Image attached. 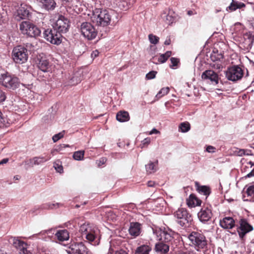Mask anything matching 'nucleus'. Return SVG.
Wrapping results in <instances>:
<instances>
[{"instance_id": "f257e3e1", "label": "nucleus", "mask_w": 254, "mask_h": 254, "mask_svg": "<svg viewBox=\"0 0 254 254\" xmlns=\"http://www.w3.org/2000/svg\"><path fill=\"white\" fill-rule=\"evenodd\" d=\"M190 245L197 252H205L208 250L209 242L202 233L191 232L188 236Z\"/></svg>"}, {"instance_id": "f03ea898", "label": "nucleus", "mask_w": 254, "mask_h": 254, "mask_svg": "<svg viewBox=\"0 0 254 254\" xmlns=\"http://www.w3.org/2000/svg\"><path fill=\"white\" fill-rule=\"evenodd\" d=\"M21 33L31 38H37L41 34L40 28L29 21H23L19 24Z\"/></svg>"}, {"instance_id": "7ed1b4c3", "label": "nucleus", "mask_w": 254, "mask_h": 254, "mask_svg": "<svg viewBox=\"0 0 254 254\" xmlns=\"http://www.w3.org/2000/svg\"><path fill=\"white\" fill-rule=\"evenodd\" d=\"M92 18L93 21L96 22L97 25L104 27L110 24L111 21V15L106 9L95 8L93 10Z\"/></svg>"}, {"instance_id": "20e7f679", "label": "nucleus", "mask_w": 254, "mask_h": 254, "mask_svg": "<svg viewBox=\"0 0 254 254\" xmlns=\"http://www.w3.org/2000/svg\"><path fill=\"white\" fill-rule=\"evenodd\" d=\"M53 27L57 31L62 33H66L70 27L69 20L66 17L59 13L54 15L53 19Z\"/></svg>"}, {"instance_id": "39448f33", "label": "nucleus", "mask_w": 254, "mask_h": 254, "mask_svg": "<svg viewBox=\"0 0 254 254\" xmlns=\"http://www.w3.org/2000/svg\"><path fill=\"white\" fill-rule=\"evenodd\" d=\"M28 50L21 45L14 47L12 51V59L16 64H22L25 63L28 60Z\"/></svg>"}, {"instance_id": "423d86ee", "label": "nucleus", "mask_w": 254, "mask_h": 254, "mask_svg": "<svg viewBox=\"0 0 254 254\" xmlns=\"http://www.w3.org/2000/svg\"><path fill=\"white\" fill-rule=\"evenodd\" d=\"M79 232L82 234V236L85 237L89 242H94L99 233V230L88 223H84L81 224Z\"/></svg>"}, {"instance_id": "0eeeda50", "label": "nucleus", "mask_w": 254, "mask_h": 254, "mask_svg": "<svg viewBox=\"0 0 254 254\" xmlns=\"http://www.w3.org/2000/svg\"><path fill=\"white\" fill-rule=\"evenodd\" d=\"M0 83L8 89L13 90L19 87L20 82L15 75L6 73L0 75Z\"/></svg>"}, {"instance_id": "6e6552de", "label": "nucleus", "mask_w": 254, "mask_h": 254, "mask_svg": "<svg viewBox=\"0 0 254 254\" xmlns=\"http://www.w3.org/2000/svg\"><path fill=\"white\" fill-rule=\"evenodd\" d=\"M177 223L182 227H188L192 220L191 215L184 208H178L174 213Z\"/></svg>"}, {"instance_id": "1a4fd4ad", "label": "nucleus", "mask_w": 254, "mask_h": 254, "mask_svg": "<svg viewBox=\"0 0 254 254\" xmlns=\"http://www.w3.org/2000/svg\"><path fill=\"white\" fill-rule=\"evenodd\" d=\"M244 75V67L233 65L226 71V76L229 80L237 81L240 80Z\"/></svg>"}, {"instance_id": "9d476101", "label": "nucleus", "mask_w": 254, "mask_h": 254, "mask_svg": "<svg viewBox=\"0 0 254 254\" xmlns=\"http://www.w3.org/2000/svg\"><path fill=\"white\" fill-rule=\"evenodd\" d=\"M31 11V6L25 4H21L15 12V19L17 21L29 19L32 16Z\"/></svg>"}, {"instance_id": "9b49d317", "label": "nucleus", "mask_w": 254, "mask_h": 254, "mask_svg": "<svg viewBox=\"0 0 254 254\" xmlns=\"http://www.w3.org/2000/svg\"><path fill=\"white\" fill-rule=\"evenodd\" d=\"M62 33L57 31L53 29H47L44 32V37L47 41L53 44L59 45L62 42Z\"/></svg>"}, {"instance_id": "f8f14e48", "label": "nucleus", "mask_w": 254, "mask_h": 254, "mask_svg": "<svg viewBox=\"0 0 254 254\" xmlns=\"http://www.w3.org/2000/svg\"><path fill=\"white\" fill-rule=\"evenodd\" d=\"M80 30L82 35L88 40L94 39L97 34V32L94 27L89 22H83L81 25Z\"/></svg>"}, {"instance_id": "ddd939ff", "label": "nucleus", "mask_w": 254, "mask_h": 254, "mask_svg": "<svg viewBox=\"0 0 254 254\" xmlns=\"http://www.w3.org/2000/svg\"><path fill=\"white\" fill-rule=\"evenodd\" d=\"M65 251L68 254H88L89 251L82 243L71 244Z\"/></svg>"}, {"instance_id": "4468645a", "label": "nucleus", "mask_w": 254, "mask_h": 254, "mask_svg": "<svg viewBox=\"0 0 254 254\" xmlns=\"http://www.w3.org/2000/svg\"><path fill=\"white\" fill-rule=\"evenodd\" d=\"M253 226L250 224L246 219H241L239 221V226L237 227V232L241 239H243L246 235L253 231Z\"/></svg>"}, {"instance_id": "2eb2a0df", "label": "nucleus", "mask_w": 254, "mask_h": 254, "mask_svg": "<svg viewBox=\"0 0 254 254\" xmlns=\"http://www.w3.org/2000/svg\"><path fill=\"white\" fill-rule=\"evenodd\" d=\"M197 216L200 221L203 223L210 220L212 216L211 206L209 204L204 205L198 212Z\"/></svg>"}, {"instance_id": "dca6fc26", "label": "nucleus", "mask_w": 254, "mask_h": 254, "mask_svg": "<svg viewBox=\"0 0 254 254\" xmlns=\"http://www.w3.org/2000/svg\"><path fill=\"white\" fill-rule=\"evenodd\" d=\"M201 78L213 85H217L220 79L217 73L210 69L204 71L201 74Z\"/></svg>"}, {"instance_id": "f3484780", "label": "nucleus", "mask_w": 254, "mask_h": 254, "mask_svg": "<svg viewBox=\"0 0 254 254\" xmlns=\"http://www.w3.org/2000/svg\"><path fill=\"white\" fill-rule=\"evenodd\" d=\"M9 242L15 248L19 250V254H27L32 253L26 248L27 244L20 241L18 238L11 237L9 239Z\"/></svg>"}, {"instance_id": "a211bd4d", "label": "nucleus", "mask_w": 254, "mask_h": 254, "mask_svg": "<svg viewBox=\"0 0 254 254\" xmlns=\"http://www.w3.org/2000/svg\"><path fill=\"white\" fill-rule=\"evenodd\" d=\"M159 241L170 244L173 239V232L169 230H160L158 232Z\"/></svg>"}, {"instance_id": "6ab92c4d", "label": "nucleus", "mask_w": 254, "mask_h": 254, "mask_svg": "<svg viewBox=\"0 0 254 254\" xmlns=\"http://www.w3.org/2000/svg\"><path fill=\"white\" fill-rule=\"evenodd\" d=\"M37 2L41 9L47 11L54 10L57 6L55 0H37Z\"/></svg>"}, {"instance_id": "aec40b11", "label": "nucleus", "mask_w": 254, "mask_h": 254, "mask_svg": "<svg viewBox=\"0 0 254 254\" xmlns=\"http://www.w3.org/2000/svg\"><path fill=\"white\" fill-rule=\"evenodd\" d=\"M170 245L159 241L155 246V251L158 254H166L169 251Z\"/></svg>"}, {"instance_id": "412c9836", "label": "nucleus", "mask_w": 254, "mask_h": 254, "mask_svg": "<svg viewBox=\"0 0 254 254\" xmlns=\"http://www.w3.org/2000/svg\"><path fill=\"white\" fill-rule=\"evenodd\" d=\"M51 159L50 157L37 156L34 157L29 160V162H25L26 164H30V166L33 167L34 165H39L44 162H47Z\"/></svg>"}, {"instance_id": "4be33fe9", "label": "nucleus", "mask_w": 254, "mask_h": 254, "mask_svg": "<svg viewBox=\"0 0 254 254\" xmlns=\"http://www.w3.org/2000/svg\"><path fill=\"white\" fill-rule=\"evenodd\" d=\"M220 225L226 229H232L235 225L234 219L231 217H225L220 221Z\"/></svg>"}, {"instance_id": "5701e85b", "label": "nucleus", "mask_w": 254, "mask_h": 254, "mask_svg": "<svg viewBox=\"0 0 254 254\" xmlns=\"http://www.w3.org/2000/svg\"><path fill=\"white\" fill-rule=\"evenodd\" d=\"M141 224L138 222H131L128 230L129 234L134 237L138 236L141 233Z\"/></svg>"}, {"instance_id": "b1692460", "label": "nucleus", "mask_w": 254, "mask_h": 254, "mask_svg": "<svg viewBox=\"0 0 254 254\" xmlns=\"http://www.w3.org/2000/svg\"><path fill=\"white\" fill-rule=\"evenodd\" d=\"M245 39V48L249 51L251 49L253 44L254 42V33H247L244 35Z\"/></svg>"}, {"instance_id": "393cba45", "label": "nucleus", "mask_w": 254, "mask_h": 254, "mask_svg": "<svg viewBox=\"0 0 254 254\" xmlns=\"http://www.w3.org/2000/svg\"><path fill=\"white\" fill-rule=\"evenodd\" d=\"M55 236L59 241L62 242L67 241L69 238V232L66 229L57 230Z\"/></svg>"}, {"instance_id": "a878e982", "label": "nucleus", "mask_w": 254, "mask_h": 254, "mask_svg": "<svg viewBox=\"0 0 254 254\" xmlns=\"http://www.w3.org/2000/svg\"><path fill=\"white\" fill-rule=\"evenodd\" d=\"M201 201L193 194H191L187 199V204L190 207H194L200 205Z\"/></svg>"}, {"instance_id": "bb28decb", "label": "nucleus", "mask_w": 254, "mask_h": 254, "mask_svg": "<svg viewBox=\"0 0 254 254\" xmlns=\"http://www.w3.org/2000/svg\"><path fill=\"white\" fill-rule=\"evenodd\" d=\"M39 68L43 72H48L50 70L51 65L49 61L45 58H41L38 63Z\"/></svg>"}, {"instance_id": "cd10ccee", "label": "nucleus", "mask_w": 254, "mask_h": 254, "mask_svg": "<svg viewBox=\"0 0 254 254\" xmlns=\"http://www.w3.org/2000/svg\"><path fill=\"white\" fill-rule=\"evenodd\" d=\"M245 6V4L238 1L232 0L230 5L227 7V10H230L231 11H235L237 9H240Z\"/></svg>"}, {"instance_id": "c85d7f7f", "label": "nucleus", "mask_w": 254, "mask_h": 254, "mask_svg": "<svg viewBox=\"0 0 254 254\" xmlns=\"http://www.w3.org/2000/svg\"><path fill=\"white\" fill-rule=\"evenodd\" d=\"M158 161L154 162L150 161L145 165V169L148 174H152L157 170Z\"/></svg>"}, {"instance_id": "c756f323", "label": "nucleus", "mask_w": 254, "mask_h": 254, "mask_svg": "<svg viewBox=\"0 0 254 254\" xmlns=\"http://www.w3.org/2000/svg\"><path fill=\"white\" fill-rule=\"evenodd\" d=\"M151 248L148 245H143L136 248L134 254H149Z\"/></svg>"}, {"instance_id": "7c9ffc66", "label": "nucleus", "mask_w": 254, "mask_h": 254, "mask_svg": "<svg viewBox=\"0 0 254 254\" xmlns=\"http://www.w3.org/2000/svg\"><path fill=\"white\" fill-rule=\"evenodd\" d=\"M116 119L120 122H127L129 120V116L127 112L120 111L116 115Z\"/></svg>"}, {"instance_id": "2f4dec72", "label": "nucleus", "mask_w": 254, "mask_h": 254, "mask_svg": "<svg viewBox=\"0 0 254 254\" xmlns=\"http://www.w3.org/2000/svg\"><path fill=\"white\" fill-rule=\"evenodd\" d=\"M62 204L59 203L47 202L40 205L39 208L41 209H53L61 206Z\"/></svg>"}, {"instance_id": "473e14b6", "label": "nucleus", "mask_w": 254, "mask_h": 254, "mask_svg": "<svg viewBox=\"0 0 254 254\" xmlns=\"http://www.w3.org/2000/svg\"><path fill=\"white\" fill-rule=\"evenodd\" d=\"M197 190L199 193L206 196V197L208 196L211 192L210 188L206 186H198Z\"/></svg>"}, {"instance_id": "72a5a7b5", "label": "nucleus", "mask_w": 254, "mask_h": 254, "mask_svg": "<svg viewBox=\"0 0 254 254\" xmlns=\"http://www.w3.org/2000/svg\"><path fill=\"white\" fill-rule=\"evenodd\" d=\"M171 51H167L165 54H161L158 58V62L160 63H164L171 56Z\"/></svg>"}, {"instance_id": "f704fd0d", "label": "nucleus", "mask_w": 254, "mask_h": 254, "mask_svg": "<svg viewBox=\"0 0 254 254\" xmlns=\"http://www.w3.org/2000/svg\"><path fill=\"white\" fill-rule=\"evenodd\" d=\"M190 129V124L188 122H183L180 124L179 126V129L182 132H187Z\"/></svg>"}, {"instance_id": "c9c22d12", "label": "nucleus", "mask_w": 254, "mask_h": 254, "mask_svg": "<svg viewBox=\"0 0 254 254\" xmlns=\"http://www.w3.org/2000/svg\"><path fill=\"white\" fill-rule=\"evenodd\" d=\"M84 155V151L80 150L75 151L73 154V158L74 159L80 161L83 159Z\"/></svg>"}, {"instance_id": "e433bc0d", "label": "nucleus", "mask_w": 254, "mask_h": 254, "mask_svg": "<svg viewBox=\"0 0 254 254\" xmlns=\"http://www.w3.org/2000/svg\"><path fill=\"white\" fill-rule=\"evenodd\" d=\"M170 91V89L169 87H163L158 92V93L156 95V98L158 99L161 98L162 97L167 95Z\"/></svg>"}, {"instance_id": "4c0bfd02", "label": "nucleus", "mask_w": 254, "mask_h": 254, "mask_svg": "<svg viewBox=\"0 0 254 254\" xmlns=\"http://www.w3.org/2000/svg\"><path fill=\"white\" fill-rule=\"evenodd\" d=\"M54 167L58 172L60 173H63V167L62 165L61 162L60 161L58 160L54 162Z\"/></svg>"}, {"instance_id": "58836bf2", "label": "nucleus", "mask_w": 254, "mask_h": 254, "mask_svg": "<svg viewBox=\"0 0 254 254\" xmlns=\"http://www.w3.org/2000/svg\"><path fill=\"white\" fill-rule=\"evenodd\" d=\"M245 194H246L248 196H250L252 198L254 197V185H251L247 188Z\"/></svg>"}, {"instance_id": "ea45409f", "label": "nucleus", "mask_w": 254, "mask_h": 254, "mask_svg": "<svg viewBox=\"0 0 254 254\" xmlns=\"http://www.w3.org/2000/svg\"><path fill=\"white\" fill-rule=\"evenodd\" d=\"M148 38H149L150 42L151 44H153L154 45L157 44L158 43L159 40V38L158 37H157L155 35H154L152 34L149 35Z\"/></svg>"}, {"instance_id": "a19ab883", "label": "nucleus", "mask_w": 254, "mask_h": 254, "mask_svg": "<svg viewBox=\"0 0 254 254\" xmlns=\"http://www.w3.org/2000/svg\"><path fill=\"white\" fill-rule=\"evenodd\" d=\"M7 124H8L7 119L4 117L2 112L0 111V127L6 126Z\"/></svg>"}, {"instance_id": "79ce46f5", "label": "nucleus", "mask_w": 254, "mask_h": 254, "mask_svg": "<svg viewBox=\"0 0 254 254\" xmlns=\"http://www.w3.org/2000/svg\"><path fill=\"white\" fill-rule=\"evenodd\" d=\"M80 81V79L77 76L74 75L72 77L69 81L68 85H74L77 84Z\"/></svg>"}, {"instance_id": "37998d69", "label": "nucleus", "mask_w": 254, "mask_h": 254, "mask_svg": "<svg viewBox=\"0 0 254 254\" xmlns=\"http://www.w3.org/2000/svg\"><path fill=\"white\" fill-rule=\"evenodd\" d=\"M64 131H63L62 132H60L57 134H55L53 135L52 137V139L54 141V142H56L59 140H60L61 138H63L64 135Z\"/></svg>"}, {"instance_id": "c03bdc74", "label": "nucleus", "mask_w": 254, "mask_h": 254, "mask_svg": "<svg viewBox=\"0 0 254 254\" xmlns=\"http://www.w3.org/2000/svg\"><path fill=\"white\" fill-rule=\"evenodd\" d=\"M156 74L157 71L154 70L151 71L146 74V79L147 80L154 79L156 77Z\"/></svg>"}, {"instance_id": "a18cd8bd", "label": "nucleus", "mask_w": 254, "mask_h": 254, "mask_svg": "<svg viewBox=\"0 0 254 254\" xmlns=\"http://www.w3.org/2000/svg\"><path fill=\"white\" fill-rule=\"evenodd\" d=\"M54 231H55V230H54V229H49V230L41 231L40 233H39L38 234H36L35 235H47L50 237L51 235L54 234Z\"/></svg>"}, {"instance_id": "49530a36", "label": "nucleus", "mask_w": 254, "mask_h": 254, "mask_svg": "<svg viewBox=\"0 0 254 254\" xmlns=\"http://www.w3.org/2000/svg\"><path fill=\"white\" fill-rule=\"evenodd\" d=\"M151 139L149 137H146L144 138L140 144L141 147L143 148L147 146L150 143Z\"/></svg>"}, {"instance_id": "de8ad7c7", "label": "nucleus", "mask_w": 254, "mask_h": 254, "mask_svg": "<svg viewBox=\"0 0 254 254\" xmlns=\"http://www.w3.org/2000/svg\"><path fill=\"white\" fill-rule=\"evenodd\" d=\"M249 150H245V149H239L236 151V154L239 156H242L245 155H249Z\"/></svg>"}, {"instance_id": "09e8293b", "label": "nucleus", "mask_w": 254, "mask_h": 254, "mask_svg": "<svg viewBox=\"0 0 254 254\" xmlns=\"http://www.w3.org/2000/svg\"><path fill=\"white\" fill-rule=\"evenodd\" d=\"M163 18L165 19L166 22L169 24L172 23L174 20V17L169 14L165 15Z\"/></svg>"}, {"instance_id": "8fccbe9b", "label": "nucleus", "mask_w": 254, "mask_h": 254, "mask_svg": "<svg viewBox=\"0 0 254 254\" xmlns=\"http://www.w3.org/2000/svg\"><path fill=\"white\" fill-rule=\"evenodd\" d=\"M170 61L172 64V65H170L171 68H173V66H177L179 62V60L178 59L173 57L170 59Z\"/></svg>"}, {"instance_id": "3c124183", "label": "nucleus", "mask_w": 254, "mask_h": 254, "mask_svg": "<svg viewBox=\"0 0 254 254\" xmlns=\"http://www.w3.org/2000/svg\"><path fill=\"white\" fill-rule=\"evenodd\" d=\"M206 151L209 153H214L216 151V148L211 145L206 146Z\"/></svg>"}, {"instance_id": "603ef678", "label": "nucleus", "mask_w": 254, "mask_h": 254, "mask_svg": "<svg viewBox=\"0 0 254 254\" xmlns=\"http://www.w3.org/2000/svg\"><path fill=\"white\" fill-rule=\"evenodd\" d=\"M6 99V95L5 93L0 90V103L5 101Z\"/></svg>"}, {"instance_id": "864d4df0", "label": "nucleus", "mask_w": 254, "mask_h": 254, "mask_svg": "<svg viewBox=\"0 0 254 254\" xmlns=\"http://www.w3.org/2000/svg\"><path fill=\"white\" fill-rule=\"evenodd\" d=\"M114 254H128V253L126 250H124L123 249H120V250L116 251L115 252Z\"/></svg>"}, {"instance_id": "5fc2aeb1", "label": "nucleus", "mask_w": 254, "mask_h": 254, "mask_svg": "<svg viewBox=\"0 0 254 254\" xmlns=\"http://www.w3.org/2000/svg\"><path fill=\"white\" fill-rule=\"evenodd\" d=\"M127 5V2L125 1H120V3L119 4V6L121 9H127V6H125V5Z\"/></svg>"}, {"instance_id": "6e6d98bb", "label": "nucleus", "mask_w": 254, "mask_h": 254, "mask_svg": "<svg viewBox=\"0 0 254 254\" xmlns=\"http://www.w3.org/2000/svg\"><path fill=\"white\" fill-rule=\"evenodd\" d=\"M156 185V184L154 181H150L147 182V186L149 187H155Z\"/></svg>"}, {"instance_id": "4d7b16f0", "label": "nucleus", "mask_w": 254, "mask_h": 254, "mask_svg": "<svg viewBox=\"0 0 254 254\" xmlns=\"http://www.w3.org/2000/svg\"><path fill=\"white\" fill-rule=\"evenodd\" d=\"M99 55V52L97 50H95L91 53V56L93 58H95Z\"/></svg>"}, {"instance_id": "13d9d810", "label": "nucleus", "mask_w": 254, "mask_h": 254, "mask_svg": "<svg viewBox=\"0 0 254 254\" xmlns=\"http://www.w3.org/2000/svg\"><path fill=\"white\" fill-rule=\"evenodd\" d=\"M212 67H213L215 69H220L222 67V66L221 64H213Z\"/></svg>"}, {"instance_id": "bf43d9fd", "label": "nucleus", "mask_w": 254, "mask_h": 254, "mask_svg": "<svg viewBox=\"0 0 254 254\" xmlns=\"http://www.w3.org/2000/svg\"><path fill=\"white\" fill-rule=\"evenodd\" d=\"M159 133V131L157 130L156 128H153L149 133V135H152L153 134H157Z\"/></svg>"}, {"instance_id": "052dcab7", "label": "nucleus", "mask_w": 254, "mask_h": 254, "mask_svg": "<svg viewBox=\"0 0 254 254\" xmlns=\"http://www.w3.org/2000/svg\"><path fill=\"white\" fill-rule=\"evenodd\" d=\"M8 161V158H4L0 161V165L6 164Z\"/></svg>"}, {"instance_id": "680f3d73", "label": "nucleus", "mask_w": 254, "mask_h": 254, "mask_svg": "<svg viewBox=\"0 0 254 254\" xmlns=\"http://www.w3.org/2000/svg\"><path fill=\"white\" fill-rule=\"evenodd\" d=\"M8 161V158H4L0 161V165L6 164Z\"/></svg>"}, {"instance_id": "e2e57ef3", "label": "nucleus", "mask_w": 254, "mask_h": 254, "mask_svg": "<svg viewBox=\"0 0 254 254\" xmlns=\"http://www.w3.org/2000/svg\"><path fill=\"white\" fill-rule=\"evenodd\" d=\"M171 41L170 38H167L164 42V44L166 45H169L171 44Z\"/></svg>"}, {"instance_id": "0e129e2a", "label": "nucleus", "mask_w": 254, "mask_h": 254, "mask_svg": "<svg viewBox=\"0 0 254 254\" xmlns=\"http://www.w3.org/2000/svg\"><path fill=\"white\" fill-rule=\"evenodd\" d=\"M114 252V250L112 247V246H110V247L109 249V254H112Z\"/></svg>"}, {"instance_id": "69168bd1", "label": "nucleus", "mask_w": 254, "mask_h": 254, "mask_svg": "<svg viewBox=\"0 0 254 254\" xmlns=\"http://www.w3.org/2000/svg\"><path fill=\"white\" fill-rule=\"evenodd\" d=\"M64 4L69 3L72 0H62Z\"/></svg>"}, {"instance_id": "338daca9", "label": "nucleus", "mask_w": 254, "mask_h": 254, "mask_svg": "<svg viewBox=\"0 0 254 254\" xmlns=\"http://www.w3.org/2000/svg\"><path fill=\"white\" fill-rule=\"evenodd\" d=\"M188 14L190 16V15H193L194 13H193V12L192 10H189L188 11Z\"/></svg>"}, {"instance_id": "774afa93", "label": "nucleus", "mask_w": 254, "mask_h": 254, "mask_svg": "<svg viewBox=\"0 0 254 254\" xmlns=\"http://www.w3.org/2000/svg\"><path fill=\"white\" fill-rule=\"evenodd\" d=\"M248 164H250L251 165V166H254V162H253L252 161H249L248 162Z\"/></svg>"}]
</instances>
